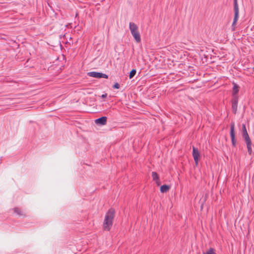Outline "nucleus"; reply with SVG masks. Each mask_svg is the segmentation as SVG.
Instances as JSON below:
<instances>
[{
    "mask_svg": "<svg viewBox=\"0 0 254 254\" xmlns=\"http://www.w3.org/2000/svg\"><path fill=\"white\" fill-rule=\"evenodd\" d=\"M115 210L114 208H110L106 213L103 224V228L105 230L110 231L113 224L115 217Z\"/></svg>",
    "mask_w": 254,
    "mask_h": 254,
    "instance_id": "1",
    "label": "nucleus"
},
{
    "mask_svg": "<svg viewBox=\"0 0 254 254\" xmlns=\"http://www.w3.org/2000/svg\"><path fill=\"white\" fill-rule=\"evenodd\" d=\"M129 29L136 42H140L141 38L137 26L133 22H129Z\"/></svg>",
    "mask_w": 254,
    "mask_h": 254,
    "instance_id": "2",
    "label": "nucleus"
},
{
    "mask_svg": "<svg viewBox=\"0 0 254 254\" xmlns=\"http://www.w3.org/2000/svg\"><path fill=\"white\" fill-rule=\"evenodd\" d=\"M242 136L244 138L245 142L247 144L248 152L249 153V154H251L252 152V149L251 147L252 142L248 133L246 125L244 124L242 125Z\"/></svg>",
    "mask_w": 254,
    "mask_h": 254,
    "instance_id": "3",
    "label": "nucleus"
},
{
    "mask_svg": "<svg viewBox=\"0 0 254 254\" xmlns=\"http://www.w3.org/2000/svg\"><path fill=\"white\" fill-rule=\"evenodd\" d=\"M234 17L232 24L233 30H235V25L239 18V6L237 0H234Z\"/></svg>",
    "mask_w": 254,
    "mask_h": 254,
    "instance_id": "4",
    "label": "nucleus"
},
{
    "mask_svg": "<svg viewBox=\"0 0 254 254\" xmlns=\"http://www.w3.org/2000/svg\"><path fill=\"white\" fill-rule=\"evenodd\" d=\"M88 75L90 77H95L96 78H108V76L106 74L102 73V72H99L96 71H91L87 73Z\"/></svg>",
    "mask_w": 254,
    "mask_h": 254,
    "instance_id": "5",
    "label": "nucleus"
},
{
    "mask_svg": "<svg viewBox=\"0 0 254 254\" xmlns=\"http://www.w3.org/2000/svg\"><path fill=\"white\" fill-rule=\"evenodd\" d=\"M230 136H231L232 145L233 146H236L237 142L235 139V124H234V123H232L230 125Z\"/></svg>",
    "mask_w": 254,
    "mask_h": 254,
    "instance_id": "6",
    "label": "nucleus"
},
{
    "mask_svg": "<svg viewBox=\"0 0 254 254\" xmlns=\"http://www.w3.org/2000/svg\"><path fill=\"white\" fill-rule=\"evenodd\" d=\"M238 100V96H234L232 99V109L234 114H236L237 111Z\"/></svg>",
    "mask_w": 254,
    "mask_h": 254,
    "instance_id": "7",
    "label": "nucleus"
},
{
    "mask_svg": "<svg viewBox=\"0 0 254 254\" xmlns=\"http://www.w3.org/2000/svg\"><path fill=\"white\" fill-rule=\"evenodd\" d=\"M192 156L195 164L197 165L200 154L197 148L194 146L192 147Z\"/></svg>",
    "mask_w": 254,
    "mask_h": 254,
    "instance_id": "8",
    "label": "nucleus"
},
{
    "mask_svg": "<svg viewBox=\"0 0 254 254\" xmlns=\"http://www.w3.org/2000/svg\"><path fill=\"white\" fill-rule=\"evenodd\" d=\"M107 118L106 117L103 116L96 119L95 123L97 125H104L107 123Z\"/></svg>",
    "mask_w": 254,
    "mask_h": 254,
    "instance_id": "9",
    "label": "nucleus"
},
{
    "mask_svg": "<svg viewBox=\"0 0 254 254\" xmlns=\"http://www.w3.org/2000/svg\"><path fill=\"white\" fill-rule=\"evenodd\" d=\"M239 86L236 83H234L232 90V95L233 97L238 96L237 94L239 92Z\"/></svg>",
    "mask_w": 254,
    "mask_h": 254,
    "instance_id": "10",
    "label": "nucleus"
},
{
    "mask_svg": "<svg viewBox=\"0 0 254 254\" xmlns=\"http://www.w3.org/2000/svg\"><path fill=\"white\" fill-rule=\"evenodd\" d=\"M152 177L153 178V180L156 181V183L159 185V176L157 173L155 172H152Z\"/></svg>",
    "mask_w": 254,
    "mask_h": 254,
    "instance_id": "11",
    "label": "nucleus"
},
{
    "mask_svg": "<svg viewBox=\"0 0 254 254\" xmlns=\"http://www.w3.org/2000/svg\"><path fill=\"white\" fill-rule=\"evenodd\" d=\"M170 189V187L167 185H164L160 187V191L162 193L167 192Z\"/></svg>",
    "mask_w": 254,
    "mask_h": 254,
    "instance_id": "12",
    "label": "nucleus"
},
{
    "mask_svg": "<svg viewBox=\"0 0 254 254\" xmlns=\"http://www.w3.org/2000/svg\"><path fill=\"white\" fill-rule=\"evenodd\" d=\"M14 211L15 213H16L17 215L19 216H22L23 213L22 211L20 210V209L17 207L14 208Z\"/></svg>",
    "mask_w": 254,
    "mask_h": 254,
    "instance_id": "13",
    "label": "nucleus"
},
{
    "mask_svg": "<svg viewBox=\"0 0 254 254\" xmlns=\"http://www.w3.org/2000/svg\"><path fill=\"white\" fill-rule=\"evenodd\" d=\"M136 71L135 69H132L129 72V77L132 78L135 74Z\"/></svg>",
    "mask_w": 254,
    "mask_h": 254,
    "instance_id": "14",
    "label": "nucleus"
},
{
    "mask_svg": "<svg viewBox=\"0 0 254 254\" xmlns=\"http://www.w3.org/2000/svg\"><path fill=\"white\" fill-rule=\"evenodd\" d=\"M203 254H216L215 253V250L213 248H210L205 253H203Z\"/></svg>",
    "mask_w": 254,
    "mask_h": 254,
    "instance_id": "15",
    "label": "nucleus"
},
{
    "mask_svg": "<svg viewBox=\"0 0 254 254\" xmlns=\"http://www.w3.org/2000/svg\"><path fill=\"white\" fill-rule=\"evenodd\" d=\"M120 84L118 83H116L113 86V88L115 89H119L120 88Z\"/></svg>",
    "mask_w": 254,
    "mask_h": 254,
    "instance_id": "16",
    "label": "nucleus"
},
{
    "mask_svg": "<svg viewBox=\"0 0 254 254\" xmlns=\"http://www.w3.org/2000/svg\"><path fill=\"white\" fill-rule=\"evenodd\" d=\"M107 96V94H102V96H101V97L102 98H105Z\"/></svg>",
    "mask_w": 254,
    "mask_h": 254,
    "instance_id": "17",
    "label": "nucleus"
},
{
    "mask_svg": "<svg viewBox=\"0 0 254 254\" xmlns=\"http://www.w3.org/2000/svg\"><path fill=\"white\" fill-rule=\"evenodd\" d=\"M253 70H254V67L253 68Z\"/></svg>",
    "mask_w": 254,
    "mask_h": 254,
    "instance_id": "18",
    "label": "nucleus"
}]
</instances>
